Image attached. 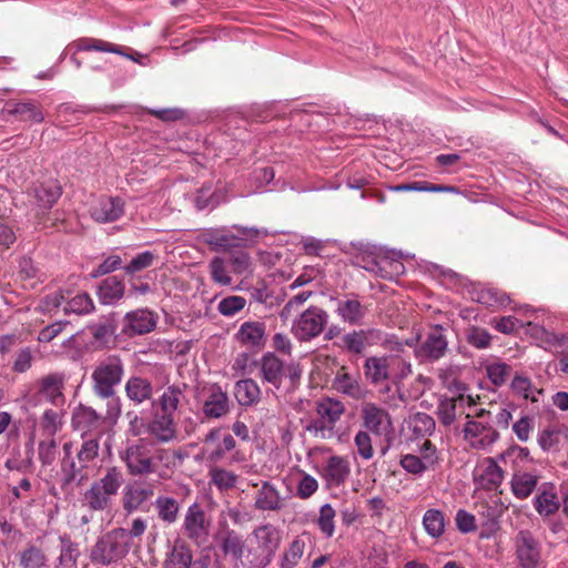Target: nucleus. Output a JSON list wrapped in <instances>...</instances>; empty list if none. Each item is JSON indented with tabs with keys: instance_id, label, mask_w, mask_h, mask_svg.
<instances>
[{
	"instance_id": "nucleus-1",
	"label": "nucleus",
	"mask_w": 568,
	"mask_h": 568,
	"mask_svg": "<svg viewBox=\"0 0 568 568\" xmlns=\"http://www.w3.org/2000/svg\"><path fill=\"white\" fill-rule=\"evenodd\" d=\"M166 455V449L156 448L148 438L128 440L119 452V458L124 464L128 475L139 478L155 474L159 463Z\"/></svg>"
},
{
	"instance_id": "nucleus-2",
	"label": "nucleus",
	"mask_w": 568,
	"mask_h": 568,
	"mask_svg": "<svg viewBox=\"0 0 568 568\" xmlns=\"http://www.w3.org/2000/svg\"><path fill=\"white\" fill-rule=\"evenodd\" d=\"M281 539V531L271 524L254 528L246 539L240 568H266L272 562Z\"/></svg>"
},
{
	"instance_id": "nucleus-3",
	"label": "nucleus",
	"mask_w": 568,
	"mask_h": 568,
	"mask_svg": "<svg viewBox=\"0 0 568 568\" xmlns=\"http://www.w3.org/2000/svg\"><path fill=\"white\" fill-rule=\"evenodd\" d=\"M132 547L130 535L124 528H114L101 535L90 548L89 559L98 567L119 564Z\"/></svg>"
},
{
	"instance_id": "nucleus-4",
	"label": "nucleus",
	"mask_w": 568,
	"mask_h": 568,
	"mask_svg": "<svg viewBox=\"0 0 568 568\" xmlns=\"http://www.w3.org/2000/svg\"><path fill=\"white\" fill-rule=\"evenodd\" d=\"M124 376V363L119 355H109L99 361L93 368L92 388L100 398H111Z\"/></svg>"
},
{
	"instance_id": "nucleus-5",
	"label": "nucleus",
	"mask_w": 568,
	"mask_h": 568,
	"mask_svg": "<svg viewBox=\"0 0 568 568\" xmlns=\"http://www.w3.org/2000/svg\"><path fill=\"white\" fill-rule=\"evenodd\" d=\"M345 413V405L337 399L323 398L316 404L318 418L311 420L305 429L315 438L331 439L336 435V423Z\"/></svg>"
},
{
	"instance_id": "nucleus-6",
	"label": "nucleus",
	"mask_w": 568,
	"mask_h": 568,
	"mask_svg": "<svg viewBox=\"0 0 568 568\" xmlns=\"http://www.w3.org/2000/svg\"><path fill=\"white\" fill-rule=\"evenodd\" d=\"M514 551L519 568H539L542 565V545L528 529L519 530L514 539Z\"/></svg>"
},
{
	"instance_id": "nucleus-7",
	"label": "nucleus",
	"mask_w": 568,
	"mask_h": 568,
	"mask_svg": "<svg viewBox=\"0 0 568 568\" xmlns=\"http://www.w3.org/2000/svg\"><path fill=\"white\" fill-rule=\"evenodd\" d=\"M327 323V312L312 305L295 318L292 333L300 342H310L323 333Z\"/></svg>"
},
{
	"instance_id": "nucleus-8",
	"label": "nucleus",
	"mask_w": 568,
	"mask_h": 568,
	"mask_svg": "<svg viewBox=\"0 0 568 568\" xmlns=\"http://www.w3.org/2000/svg\"><path fill=\"white\" fill-rule=\"evenodd\" d=\"M359 418L364 430L376 437H390L394 433L393 418L387 409L374 402L361 405Z\"/></svg>"
},
{
	"instance_id": "nucleus-9",
	"label": "nucleus",
	"mask_w": 568,
	"mask_h": 568,
	"mask_svg": "<svg viewBox=\"0 0 568 568\" xmlns=\"http://www.w3.org/2000/svg\"><path fill=\"white\" fill-rule=\"evenodd\" d=\"M416 358L422 362H436L443 358L448 351V339L445 328L442 325L432 326L426 333L419 345L414 346Z\"/></svg>"
},
{
	"instance_id": "nucleus-10",
	"label": "nucleus",
	"mask_w": 568,
	"mask_h": 568,
	"mask_svg": "<svg viewBox=\"0 0 568 568\" xmlns=\"http://www.w3.org/2000/svg\"><path fill=\"white\" fill-rule=\"evenodd\" d=\"M463 435L470 448L484 452H488L500 437L489 420L477 419H469L465 423Z\"/></svg>"
},
{
	"instance_id": "nucleus-11",
	"label": "nucleus",
	"mask_w": 568,
	"mask_h": 568,
	"mask_svg": "<svg viewBox=\"0 0 568 568\" xmlns=\"http://www.w3.org/2000/svg\"><path fill=\"white\" fill-rule=\"evenodd\" d=\"M211 521L202 506L197 503L191 504L184 515L182 530L184 535L197 546L207 541Z\"/></svg>"
},
{
	"instance_id": "nucleus-12",
	"label": "nucleus",
	"mask_w": 568,
	"mask_h": 568,
	"mask_svg": "<svg viewBox=\"0 0 568 568\" xmlns=\"http://www.w3.org/2000/svg\"><path fill=\"white\" fill-rule=\"evenodd\" d=\"M187 389L189 386L185 383L164 387L159 397L152 402L153 408L179 417L189 405Z\"/></svg>"
},
{
	"instance_id": "nucleus-13",
	"label": "nucleus",
	"mask_w": 568,
	"mask_h": 568,
	"mask_svg": "<svg viewBox=\"0 0 568 568\" xmlns=\"http://www.w3.org/2000/svg\"><path fill=\"white\" fill-rule=\"evenodd\" d=\"M209 565V555L200 554L194 558L191 546L180 538L174 541L164 561V568H207Z\"/></svg>"
},
{
	"instance_id": "nucleus-14",
	"label": "nucleus",
	"mask_w": 568,
	"mask_h": 568,
	"mask_svg": "<svg viewBox=\"0 0 568 568\" xmlns=\"http://www.w3.org/2000/svg\"><path fill=\"white\" fill-rule=\"evenodd\" d=\"M155 493L154 483L134 480L124 487L122 494V507L126 514L143 509Z\"/></svg>"
},
{
	"instance_id": "nucleus-15",
	"label": "nucleus",
	"mask_w": 568,
	"mask_h": 568,
	"mask_svg": "<svg viewBox=\"0 0 568 568\" xmlns=\"http://www.w3.org/2000/svg\"><path fill=\"white\" fill-rule=\"evenodd\" d=\"M230 398L217 384H212L203 390L202 412L206 418H221L230 412Z\"/></svg>"
},
{
	"instance_id": "nucleus-16",
	"label": "nucleus",
	"mask_w": 568,
	"mask_h": 568,
	"mask_svg": "<svg viewBox=\"0 0 568 568\" xmlns=\"http://www.w3.org/2000/svg\"><path fill=\"white\" fill-rule=\"evenodd\" d=\"M320 474L326 487L337 488L343 486L351 475L348 457L338 455L329 456Z\"/></svg>"
},
{
	"instance_id": "nucleus-17",
	"label": "nucleus",
	"mask_w": 568,
	"mask_h": 568,
	"mask_svg": "<svg viewBox=\"0 0 568 568\" xmlns=\"http://www.w3.org/2000/svg\"><path fill=\"white\" fill-rule=\"evenodd\" d=\"M123 214L124 201L119 196H100L90 207V215L98 223L118 221Z\"/></svg>"
},
{
	"instance_id": "nucleus-18",
	"label": "nucleus",
	"mask_w": 568,
	"mask_h": 568,
	"mask_svg": "<svg viewBox=\"0 0 568 568\" xmlns=\"http://www.w3.org/2000/svg\"><path fill=\"white\" fill-rule=\"evenodd\" d=\"M234 337L242 346L261 351L266 342V325L260 321H246L241 324Z\"/></svg>"
},
{
	"instance_id": "nucleus-19",
	"label": "nucleus",
	"mask_w": 568,
	"mask_h": 568,
	"mask_svg": "<svg viewBox=\"0 0 568 568\" xmlns=\"http://www.w3.org/2000/svg\"><path fill=\"white\" fill-rule=\"evenodd\" d=\"M148 433L159 443H169L176 438V417L154 409Z\"/></svg>"
},
{
	"instance_id": "nucleus-20",
	"label": "nucleus",
	"mask_w": 568,
	"mask_h": 568,
	"mask_svg": "<svg viewBox=\"0 0 568 568\" xmlns=\"http://www.w3.org/2000/svg\"><path fill=\"white\" fill-rule=\"evenodd\" d=\"M217 542L223 556L230 557L234 561L235 568H240L246 546V541L241 534L234 529L225 528L219 532Z\"/></svg>"
},
{
	"instance_id": "nucleus-21",
	"label": "nucleus",
	"mask_w": 568,
	"mask_h": 568,
	"mask_svg": "<svg viewBox=\"0 0 568 568\" xmlns=\"http://www.w3.org/2000/svg\"><path fill=\"white\" fill-rule=\"evenodd\" d=\"M476 483L484 489H496L504 480V470L491 457L484 458L474 474Z\"/></svg>"
},
{
	"instance_id": "nucleus-22",
	"label": "nucleus",
	"mask_w": 568,
	"mask_h": 568,
	"mask_svg": "<svg viewBox=\"0 0 568 568\" xmlns=\"http://www.w3.org/2000/svg\"><path fill=\"white\" fill-rule=\"evenodd\" d=\"M124 322L123 332L130 336L150 333L156 325L154 314L148 310H136L128 313Z\"/></svg>"
},
{
	"instance_id": "nucleus-23",
	"label": "nucleus",
	"mask_w": 568,
	"mask_h": 568,
	"mask_svg": "<svg viewBox=\"0 0 568 568\" xmlns=\"http://www.w3.org/2000/svg\"><path fill=\"white\" fill-rule=\"evenodd\" d=\"M333 387L338 393L356 400L363 399L366 396V389L362 385L359 376L347 373L344 367L334 377Z\"/></svg>"
},
{
	"instance_id": "nucleus-24",
	"label": "nucleus",
	"mask_w": 568,
	"mask_h": 568,
	"mask_svg": "<svg viewBox=\"0 0 568 568\" xmlns=\"http://www.w3.org/2000/svg\"><path fill=\"white\" fill-rule=\"evenodd\" d=\"M336 314L344 323L361 325L367 314V308L356 297H345L337 301Z\"/></svg>"
},
{
	"instance_id": "nucleus-25",
	"label": "nucleus",
	"mask_w": 568,
	"mask_h": 568,
	"mask_svg": "<svg viewBox=\"0 0 568 568\" xmlns=\"http://www.w3.org/2000/svg\"><path fill=\"white\" fill-rule=\"evenodd\" d=\"M536 511L540 516L554 515L560 507L556 487L551 483H544L538 488V494L534 499Z\"/></svg>"
},
{
	"instance_id": "nucleus-26",
	"label": "nucleus",
	"mask_w": 568,
	"mask_h": 568,
	"mask_svg": "<svg viewBox=\"0 0 568 568\" xmlns=\"http://www.w3.org/2000/svg\"><path fill=\"white\" fill-rule=\"evenodd\" d=\"M258 365L263 381L278 388L284 375L283 361L273 352H267L261 357Z\"/></svg>"
},
{
	"instance_id": "nucleus-27",
	"label": "nucleus",
	"mask_w": 568,
	"mask_h": 568,
	"mask_svg": "<svg viewBox=\"0 0 568 568\" xmlns=\"http://www.w3.org/2000/svg\"><path fill=\"white\" fill-rule=\"evenodd\" d=\"M126 397L135 405L149 402L153 397V385L151 381L141 376H131L124 386Z\"/></svg>"
},
{
	"instance_id": "nucleus-28",
	"label": "nucleus",
	"mask_w": 568,
	"mask_h": 568,
	"mask_svg": "<svg viewBox=\"0 0 568 568\" xmlns=\"http://www.w3.org/2000/svg\"><path fill=\"white\" fill-rule=\"evenodd\" d=\"M4 467L10 471L20 474H30L33 471V446H27L23 450L20 447H13L4 463Z\"/></svg>"
},
{
	"instance_id": "nucleus-29",
	"label": "nucleus",
	"mask_w": 568,
	"mask_h": 568,
	"mask_svg": "<svg viewBox=\"0 0 568 568\" xmlns=\"http://www.w3.org/2000/svg\"><path fill=\"white\" fill-rule=\"evenodd\" d=\"M363 368L366 379L374 385L390 379L389 356L367 357Z\"/></svg>"
},
{
	"instance_id": "nucleus-30",
	"label": "nucleus",
	"mask_w": 568,
	"mask_h": 568,
	"mask_svg": "<svg viewBox=\"0 0 568 568\" xmlns=\"http://www.w3.org/2000/svg\"><path fill=\"white\" fill-rule=\"evenodd\" d=\"M64 386V376L59 373L50 374L44 376L40 381L39 393L42 397L49 400L55 406H60L64 403V396L62 393Z\"/></svg>"
},
{
	"instance_id": "nucleus-31",
	"label": "nucleus",
	"mask_w": 568,
	"mask_h": 568,
	"mask_svg": "<svg viewBox=\"0 0 568 568\" xmlns=\"http://www.w3.org/2000/svg\"><path fill=\"white\" fill-rule=\"evenodd\" d=\"M254 506L258 510L275 511L283 507L282 498L274 485L270 481H262L261 488L258 489Z\"/></svg>"
},
{
	"instance_id": "nucleus-32",
	"label": "nucleus",
	"mask_w": 568,
	"mask_h": 568,
	"mask_svg": "<svg viewBox=\"0 0 568 568\" xmlns=\"http://www.w3.org/2000/svg\"><path fill=\"white\" fill-rule=\"evenodd\" d=\"M33 197L41 210H49L59 200L62 189L58 182L49 181L32 189Z\"/></svg>"
},
{
	"instance_id": "nucleus-33",
	"label": "nucleus",
	"mask_w": 568,
	"mask_h": 568,
	"mask_svg": "<svg viewBox=\"0 0 568 568\" xmlns=\"http://www.w3.org/2000/svg\"><path fill=\"white\" fill-rule=\"evenodd\" d=\"M4 111L8 114L17 116L21 121H30L40 123L44 116L42 111L34 102H13L9 101L6 103Z\"/></svg>"
},
{
	"instance_id": "nucleus-34",
	"label": "nucleus",
	"mask_w": 568,
	"mask_h": 568,
	"mask_svg": "<svg viewBox=\"0 0 568 568\" xmlns=\"http://www.w3.org/2000/svg\"><path fill=\"white\" fill-rule=\"evenodd\" d=\"M234 395L241 406H253L261 399V388L254 379L246 378L235 383Z\"/></svg>"
},
{
	"instance_id": "nucleus-35",
	"label": "nucleus",
	"mask_w": 568,
	"mask_h": 568,
	"mask_svg": "<svg viewBox=\"0 0 568 568\" xmlns=\"http://www.w3.org/2000/svg\"><path fill=\"white\" fill-rule=\"evenodd\" d=\"M103 417L99 415L93 408L80 406L72 417L74 428L84 432H92L99 429L103 425Z\"/></svg>"
},
{
	"instance_id": "nucleus-36",
	"label": "nucleus",
	"mask_w": 568,
	"mask_h": 568,
	"mask_svg": "<svg viewBox=\"0 0 568 568\" xmlns=\"http://www.w3.org/2000/svg\"><path fill=\"white\" fill-rule=\"evenodd\" d=\"M154 508L162 523L172 525L178 521L181 506L175 498L160 495L155 498Z\"/></svg>"
},
{
	"instance_id": "nucleus-37",
	"label": "nucleus",
	"mask_w": 568,
	"mask_h": 568,
	"mask_svg": "<svg viewBox=\"0 0 568 568\" xmlns=\"http://www.w3.org/2000/svg\"><path fill=\"white\" fill-rule=\"evenodd\" d=\"M113 498L114 496L92 483L83 495V503L90 510L103 511L111 507Z\"/></svg>"
},
{
	"instance_id": "nucleus-38",
	"label": "nucleus",
	"mask_w": 568,
	"mask_h": 568,
	"mask_svg": "<svg viewBox=\"0 0 568 568\" xmlns=\"http://www.w3.org/2000/svg\"><path fill=\"white\" fill-rule=\"evenodd\" d=\"M98 295L102 304H114L124 295V283L115 276L106 277L100 284Z\"/></svg>"
},
{
	"instance_id": "nucleus-39",
	"label": "nucleus",
	"mask_w": 568,
	"mask_h": 568,
	"mask_svg": "<svg viewBox=\"0 0 568 568\" xmlns=\"http://www.w3.org/2000/svg\"><path fill=\"white\" fill-rule=\"evenodd\" d=\"M75 51H100L125 55L120 45L97 39V38H80L72 43Z\"/></svg>"
},
{
	"instance_id": "nucleus-40",
	"label": "nucleus",
	"mask_w": 568,
	"mask_h": 568,
	"mask_svg": "<svg viewBox=\"0 0 568 568\" xmlns=\"http://www.w3.org/2000/svg\"><path fill=\"white\" fill-rule=\"evenodd\" d=\"M93 483L115 497L124 483V474L120 467L110 466L105 468V471L101 478L94 480Z\"/></svg>"
},
{
	"instance_id": "nucleus-41",
	"label": "nucleus",
	"mask_w": 568,
	"mask_h": 568,
	"mask_svg": "<svg viewBox=\"0 0 568 568\" xmlns=\"http://www.w3.org/2000/svg\"><path fill=\"white\" fill-rule=\"evenodd\" d=\"M538 484V476L531 473H520L514 475L511 479V490L519 499L528 498Z\"/></svg>"
},
{
	"instance_id": "nucleus-42",
	"label": "nucleus",
	"mask_w": 568,
	"mask_h": 568,
	"mask_svg": "<svg viewBox=\"0 0 568 568\" xmlns=\"http://www.w3.org/2000/svg\"><path fill=\"white\" fill-rule=\"evenodd\" d=\"M404 272L405 266L399 260L386 255H379L374 275L384 280L393 281L404 274Z\"/></svg>"
},
{
	"instance_id": "nucleus-43",
	"label": "nucleus",
	"mask_w": 568,
	"mask_h": 568,
	"mask_svg": "<svg viewBox=\"0 0 568 568\" xmlns=\"http://www.w3.org/2000/svg\"><path fill=\"white\" fill-rule=\"evenodd\" d=\"M464 404H459V399L452 397H443L437 405V417L444 426H450L457 418L458 414H463L460 408Z\"/></svg>"
},
{
	"instance_id": "nucleus-44",
	"label": "nucleus",
	"mask_w": 568,
	"mask_h": 568,
	"mask_svg": "<svg viewBox=\"0 0 568 568\" xmlns=\"http://www.w3.org/2000/svg\"><path fill=\"white\" fill-rule=\"evenodd\" d=\"M210 483L214 485L220 491H227L233 489L239 476L229 469L220 466H214L209 469Z\"/></svg>"
},
{
	"instance_id": "nucleus-45",
	"label": "nucleus",
	"mask_w": 568,
	"mask_h": 568,
	"mask_svg": "<svg viewBox=\"0 0 568 568\" xmlns=\"http://www.w3.org/2000/svg\"><path fill=\"white\" fill-rule=\"evenodd\" d=\"M423 527L432 538H439L445 532V515L442 510L430 508L423 516Z\"/></svg>"
},
{
	"instance_id": "nucleus-46",
	"label": "nucleus",
	"mask_w": 568,
	"mask_h": 568,
	"mask_svg": "<svg viewBox=\"0 0 568 568\" xmlns=\"http://www.w3.org/2000/svg\"><path fill=\"white\" fill-rule=\"evenodd\" d=\"M47 561L48 557L44 551L33 544H28L27 547L19 552V564L21 568H42L47 566Z\"/></svg>"
},
{
	"instance_id": "nucleus-47",
	"label": "nucleus",
	"mask_w": 568,
	"mask_h": 568,
	"mask_svg": "<svg viewBox=\"0 0 568 568\" xmlns=\"http://www.w3.org/2000/svg\"><path fill=\"white\" fill-rule=\"evenodd\" d=\"M510 388L516 395L529 399L532 403H537L539 399L538 396L542 394V389L536 388L529 377L519 374L514 376Z\"/></svg>"
},
{
	"instance_id": "nucleus-48",
	"label": "nucleus",
	"mask_w": 568,
	"mask_h": 568,
	"mask_svg": "<svg viewBox=\"0 0 568 568\" xmlns=\"http://www.w3.org/2000/svg\"><path fill=\"white\" fill-rule=\"evenodd\" d=\"M227 261L234 274L244 276L252 275L253 262L251 255L246 251L241 248L231 251Z\"/></svg>"
},
{
	"instance_id": "nucleus-49",
	"label": "nucleus",
	"mask_w": 568,
	"mask_h": 568,
	"mask_svg": "<svg viewBox=\"0 0 568 568\" xmlns=\"http://www.w3.org/2000/svg\"><path fill=\"white\" fill-rule=\"evenodd\" d=\"M60 540L59 566L74 567L80 556L78 544L73 542L68 535H62Z\"/></svg>"
},
{
	"instance_id": "nucleus-50",
	"label": "nucleus",
	"mask_w": 568,
	"mask_h": 568,
	"mask_svg": "<svg viewBox=\"0 0 568 568\" xmlns=\"http://www.w3.org/2000/svg\"><path fill=\"white\" fill-rule=\"evenodd\" d=\"M367 332L364 329L353 331L341 337L337 346L353 354H361L366 347Z\"/></svg>"
},
{
	"instance_id": "nucleus-51",
	"label": "nucleus",
	"mask_w": 568,
	"mask_h": 568,
	"mask_svg": "<svg viewBox=\"0 0 568 568\" xmlns=\"http://www.w3.org/2000/svg\"><path fill=\"white\" fill-rule=\"evenodd\" d=\"M485 372L491 384L496 387H500L505 385L509 378L511 366L501 361L491 362L485 365Z\"/></svg>"
},
{
	"instance_id": "nucleus-52",
	"label": "nucleus",
	"mask_w": 568,
	"mask_h": 568,
	"mask_svg": "<svg viewBox=\"0 0 568 568\" xmlns=\"http://www.w3.org/2000/svg\"><path fill=\"white\" fill-rule=\"evenodd\" d=\"M399 464L407 473L415 476H422L425 471L434 469L429 457H420L414 454L403 455Z\"/></svg>"
},
{
	"instance_id": "nucleus-53",
	"label": "nucleus",
	"mask_w": 568,
	"mask_h": 568,
	"mask_svg": "<svg viewBox=\"0 0 568 568\" xmlns=\"http://www.w3.org/2000/svg\"><path fill=\"white\" fill-rule=\"evenodd\" d=\"M477 301L488 307H505L510 303V297L496 287H485L478 292Z\"/></svg>"
},
{
	"instance_id": "nucleus-54",
	"label": "nucleus",
	"mask_w": 568,
	"mask_h": 568,
	"mask_svg": "<svg viewBox=\"0 0 568 568\" xmlns=\"http://www.w3.org/2000/svg\"><path fill=\"white\" fill-rule=\"evenodd\" d=\"M409 428L414 435L424 437L435 430V420L426 413H416L409 420Z\"/></svg>"
},
{
	"instance_id": "nucleus-55",
	"label": "nucleus",
	"mask_w": 568,
	"mask_h": 568,
	"mask_svg": "<svg viewBox=\"0 0 568 568\" xmlns=\"http://www.w3.org/2000/svg\"><path fill=\"white\" fill-rule=\"evenodd\" d=\"M305 550V542L301 538H295L283 552L280 568H295Z\"/></svg>"
},
{
	"instance_id": "nucleus-56",
	"label": "nucleus",
	"mask_w": 568,
	"mask_h": 568,
	"mask_svg": "<svg viewBox=\"0 0 568 568\" xmlns=\"http://www.w3.org/2000/svg\"><path fill=\"white\" fill-rule=\"evenodd\" d=\"M335 509L331 504H325L320 508V516L316 520L317 527L321 532L326 537H333L335 532Z\"/></svg>"
},
{
	"instance_id": "nucleus-57",
	"label": "nucleus",
	"mask_w": 568,
	"mask_h": 568,
	"mask_svg": "<svg viewBox=\"0 0 568 568\" xmlns=\"http://www.w3.org/2000/svg\"><path fill=\"white\" fill-rule=\"evenodd\" d=\"M94 308V304L92 298L88 293H79L72 298H70L64 306V313L70 314H88L92 312Z\"/></svg>"
},
{
	"instance_id": "nucleus-58",
	"label": "nucleus",
	"mask_w": 568,
	"mask_h": 568,
	"mask_svg": "<svg viewBox=\"0 0 568 568\" xmlns=\"http://www.w3.org/2000/svg\"><path fill=\"white\" fill-rule=\"evenodd\" d=\"M99 438L91 437L83 439L80 449L77 453L78 463L82 467H88L89 463L93 462L99 455Z\"/></svg>"
},
{
	"instance_id": "nucleus-59",
	"label": "nucleus",
	"mask_w": 568,
	"mask_h": 568,
	"mask_svg": "<svg viewBox=\"0 0 568 568\" xmlns=\"http://www.w3.org/2000/svg\"><path fill=\"white\" fill-rule=\"evenodd\" d=\"M209 268L211 277L215 283L222 286H229L232 284V277L226 268V262L222 257H213L209 264Z\"/></svg>"
},
{
	"instance_id": "nucleus-60",
	"label": "nucleus",
	"mask_w": 568,
	"mask_h": 568,
	"mask_svg": "<svg viewBox=\"0 0 568 568\" xmlns=\"http://www.w3.org/2000/svg\"><path fill=\"white\" fill-rule=\"evenodd\" d=\"M389 368L390 379L395 383L402 382L413 373L410 362L398 355H389Z\"/></svg>"
},
{
	"instance_id": "nucleus-61",
	"label": "nucleus",
	"mask_w": 568,
	"mask_h": 568,
	"mask_svg": "<svg viewBox=\"0 0 568 568\" xmlns=\"http://www.w3.org/2000/svg\"><path fill=\"white\" fill-rule=\"evenodd\" d=\"M371 435L372 433L361 429L356 433L354 437V445L356 447L357 454L361 456V458L365 460H369L374 456V448Z\"/></svg>"
},
{
	"instance_id": "nucleus-62",
	"label": "nucleus",
	"mask_w": 568,
	"mask_h": 568,
	"mask_svg": "<svg viewBox=\"0 0 568 568\" xmlns=\"http://www.w3.org/2000/svg\"><path fill=\"white\" fill-rule=\"evenodd\" d=\"M246 301L239 295H232L223 298L219 305V312L224 316H233L244 308Z\"/></svg>"
},
{
	"instance_id": "nucleus-63",
	"label": "nucleus",
	"mask_w": 568,
	"mask_h": 568,
	"mask_svg": "<svg viewBox=\"0 0 568 568\" xmlns=\"http://www.w3.org/2000/svg\"><path fill=\"white\" fill-rule=\"evenodd\" d=\"M155 260V255L151 251H144L138 254L131 260V262L124 266V271L128 274L140 272L144 268L150 267Z\"/></svg>"
},
{
	"instance_id": "nucleus-64",
	"label": "nucleus",
	"mask_w": 568,
	"mask_h": 568,
	"mask_svg": "<svg viewBox=\"0 0 568 568\" xmlns=\"http://www.w3.org/2000/svg\"><path fill=\"white\" fill-rule=\"evenodd\" d=\"M490 341V334L484 328L473 326L467 331V342L476 348H487Z\"/></svg>"
}]
</instances>
